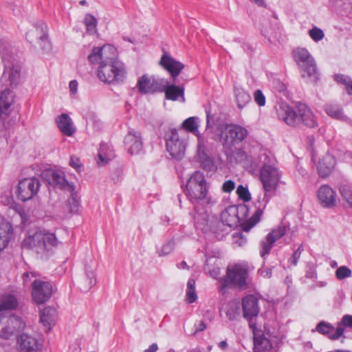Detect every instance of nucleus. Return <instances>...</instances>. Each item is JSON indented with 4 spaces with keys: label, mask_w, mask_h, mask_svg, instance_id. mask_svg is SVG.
<instances>
[{
    "label": "nucleus",
    "mask_w": 352,
    "mask_h": 352,
    "mask_svg": "<svg viewBox=\"0 0 352 352\" xmlns=\"http://www.w3.org/2000/svg\"><path fill=\"white\" fill-rule=\"evenodd\" d=\"M40 188V182L36 177L25 178L17 186V196L22 201L31 199L36 195Z\"/></svg>",
    "instance_id": "nucleus-12"
},
{
    "label": "nucleus",
    "mask_w": 352,
    "mask_h": 352,
    "mask_svg": "<svg viewBox=\"0 0 352 352\" xmlns=\"http://www.w3.org/2000/svg\"><path fill=\"white\" fill-rule=\"evenodd\" d=\"M243 316L249 322L252 329L255 328L252 320L257 317L260 308L258 299L254 295H248L242 299Z\"/></svg>",
    "instance_id": "nucleus-13"
},
{
    "label": "nucleus",
    "mask_w": 352,
    "mask_h": 352,
    "mask_svg": "<svg viewBox=\"0 0 352 352\" xmlns=\"http://www.w3.org/2000/svg\"><path fill=\"white\" fill-rule=\"evenodd\" d=\"M175 247V242L173 240L168 241L162 248L159 255L164 256L170 254Z\"/></svg>",
    "instance_id": "nucleus-50"
},
{
    "label": "nucleus",
    "mask_w": 352,
    "mask_h": 352,
    "mask_svg": "<svg viewBox=\"0 0 352 352\" xmlns=\"http://www.w3.org/2000/svg\"><path fill=\"white\" fill-rule=\"evenodd\" d=\"M34 277V274L33 272H25L23 275V283L26 285L30 280V277Z\"/></svg>",
    "instance_id": "nucleus-60"
},
{
    "label": "nucleus",
    "mask_w": 352,
    "mask_h": 352,
    "mask_svg": "<svg viewBox=\"0 0 352 352\" xmlns=\"http://www.w3.org/2000/svg\"><path fill=\"white\" fill-rule=\"evenodd\" d=\"M269 199H266V195L263 197V204L260 205L254 214L245 223L243 226V230L248 232L249 230L254 227L259 221L261 215L263 214V210L265 208Z\"/></svg>",
    "instance_id": "nucleus-32"
},
{
    "label": "nucleus",
    "mask_w": 352,
    "mask_h": 352,
    "mask_svg": "<svg viewBox=\"0 0 352 352\" xmlns=\"http://www.w3.org/2000/svg\"><path fill=\"white\" fill-rule=\"evenodd\" d=\"M298 117L300 121L308 127L314 128L317 126V121L311 110L303 103L298 104Z\"/></svg>",
    "instance_id": "nucleus-25"
},
{
    "label": "nucleus",
    "mask_w": 352,
    "mask_h": 352,
    "mask_svg": "<svg viewBox=\"0 0 352 352\" xmlns=\"http://www.w3.org/2000/svg\"><path fill=\"white\" fill-rule=\"evenodd\" d=\"M277 114L280 120L287 125L296 126L300 123V118L293 107L286 103H281L277 108Z\"/></svg>",
    "instance_id": "nucleus-18"
},
{
    "label": "nucleus",
    "mask_w": 352,
    "mask_h": 352,
    "mask_svg": "<svg viewBox=\"0 0 352 352\" xmlns=\"http://www.w3.org/2000/svg\"><path fill=\"white\" fill-rule=\"evenodd\" d=\"M335 275L338 280H342L351 277L352 272L347 266L343 265L336 270Z\"/></svg>",
    "instance_id": "nucleus-44"
},
{
    "label": "nucleus",
    "mask_w": 352,
    "mask_h": 352,
    "mask_svg": "<svg viewBox=\"0 0 352 352\" xmlns=\"http://www.w3.org/2000/svg\"><path fill=\"white\" fill-rule=\"evenodd\" d=\"M124 144L129 152L133 155L138 153L142 148L141 134L139 131L130 129L124 138Z\"/></svg>",
    "instance_id": "nucleus-21"
},
{
    "label": "nucleus",
    "mask_w": 352,
    "mask_h": 352,
    "mask_svg": "<svg viewBox=\"0 0 352 352\" xmlns=\"http://www.w3.org/2000/svg\"><path fill=\"white\" fill-rule=\"evenodd\" d=\"M78 85V83L76 80H73L70 81L69 87V91L72 94L75 95L77 93Z\"/></svg>",
    "instance_id": "nucleus-58"
},
{
    "label": "nucleus",
    "mask_w": 352,
    "mask_h": 352,
    "mask_svg": "<svg viewBox=\"0 0 352 352\" xmlns=\"http://www.w3.org/2000/svg\"><path fill=\"white\" fill-rule=\"evenodd\" d=\"M236 194L241 199L245 202L251 200V195L248 190V187H245L243 185H239L236 188Z\"/></svg>",
    "instance_id": "nucleus-46"
},
{
    "label": "nucleus",
    "mask_w": 352,
    "mask_h": 352,
    "mask_svg": "<svg viewBox=\"0 0 352 352\" xmlns=\"http://www.w3.org/2000/svg\"><path fill=\"white\" fill-rule=\"evenodd\" d=\"M233 243L237 246L241 247L245 245L247 242V238L241 232H234L232 235Z\"/></svg>",
    "instance_id": "nucleus-49"
},
{
    "label": "nucleus",
    "mask_w": 352,
    "mask_h": 352,
    "mask_svg": "<svg viewBox=\"0 0 352 352\" xmlns=\"http://www.w3.org/2000/svg\"><path fill=\"white\" fill-rule=\"evenodd\" d=\"M294 59L298 65L302 78L308 82H316L319 79L316 61L304 47H298L293 52Z\"/></svg>",
    "instance_id": "nucleus-5"
},
{
    "label": "nucleus",
    "mask_w": 352,
    "mask_h": 352,
    "mask_svg": "<svg viewBox=\"0 0 352 352\" xmlns=\"http://www.w3.org/2000/svg\"><path fill=\"white\" fill-rule=\"evenodd\" d=\"M14 102L12 92L6 89L0 93V120L6 119L11 112V106Z\"/></svg>",
    "instance_id": "nucleus-22"
},
{
    "label": "nucleus",
    "mask_w": 352,
    "mask_h": 352,
    "mask_svg": "<svg viewBox=\"0 0 352 352\" xmlns=\"http://www.w3.org/2000/svg\"><path fill=\"white\" fill-rule=\"evenodd\" d=\"M197 120L198 118L196 117L188 118L183 122L182 126L188 131L194 133L198 138V135H200V134L198 131L199 124Z\"/></svg>",
    "instance_id": "nucleus-39"
},
{
    "label": "nucleus",
    "mask_w": 352,
    "mask_h": 352,
    "mask_svg": "<svg viewBox=\"0 0 352 352\" xmlns=\"http://www.w3.org/2000/svg\"><path fill=\"white\" fill-rule=\"evenodd\" d=\"M300 257V254H299V252H294V254L292 255V263L294 265H296Z\"/></svg>",
    "instance_id": "nucleus-61"
},
{
    "label": "nucleus",
    "mask_w": 352,
    "mask_h": 352,
    "mask_svg": "<svg viewBox=\"0 0 352 352\" xmlns=\"http://www.w3.org/2000/svg\"><path fill=\"white\" fill-rule=\"evenodd\" d=\"M96 283V277L95 274V268L91 266H85V278H83L80 283V289L82 291L89 290Z\"/></svg>",
    "instance_id": "nucleus-30"
},
{
    "label": "nucleus",
    "mask_w": 352,
    "mask_h": 352,
    "mask_svg": "<svg viewBox=\"0 0 352 352\" xmlns=\"http://www.w3.org/2000/svg\"><path fill=\"white\" fill-rule=\"evenodd\" d=\"M21 68L19 65H5L3 76L8 78L9 84L11 87H16L21 80Z\"/></svg>",
    "instance_id": "nucleus-26"
},
{
    "label": "nucleus",
    "mask_w": 352,
    "mask_h": 352,
    "mask_svg": "<svg viewBox=\"0 0 352 352\" xmlns=\"http://www.w3.org/2000/svg\"><path fill=\"white\" fill-rule=\"evenodd\" d=\"M69 165L77 170H80L81 167L80 159L75 156H72L69 160Z\"/></svg>",
    "instance_id": "nucleus-55"
},
{
    "label": "nucleus",
    "mask_w": 352,
    "mask_h": 352,
    "mask_svg": "<svg viewBox=\"0 0 352 352\" xmlns=\"http://www.w3.org/2000/svg\"><path fill=\"white\" fill-rule=\"evenodd\" d=\"M166 87V80L163 78H149L142 76L138 81V87L141 93L147 94L162 91Z\"/></svg>",
    "instance_id": "nucleus-15"
},
{
    "label": "nucleus",
    "mask_w": 352,
    "mask_h": 352,
    "mask_svg": "<svg viewBox=\"0 0 352 352\" xmlns=\"http://www.w3.org/2000/svg\"><path fill=\"white\" fill-rule=\"evenodd\" d=\"M240 314V308L237 305H231L226 311V315L230 320H234L237 318Z\"/></svg>",
    "instance_id": "nucleus-48"
},
{
    "label": "nucleus",
    "mask_w": 352,
    "mask_h": 352,
    "mask_svg": "<svg viewBox=\"0 0 352 352\" xmlns=\"http://www.w3.org/2000/svg\"><path fill=\"white\" fill-rule=\"evenodd\" d=\"M57 245V239L54 233L45 230H31L23 239L21 247L31 250L37 254H44L52 247Z\"/></svg>",
    "instance_id": "nucleus-3"
},
{
    "label": "nucleus",
    "mask_w": 352,
    "mask_h": 352,
    "mask_svg": "<svg viewBox=\"0 0 352 352\" xmlns=\"http://www.w3.org/2000/svg\"><path fill=\"white\" fill-rule=\"evenodd\" d=\"M286 232V228L284 226H280L272 230L267 234L265 239L261 242L260 255L264 258L268 254L274 245V243L279 239L283 237Z\"/></svg>",
    "instance_id": "nucleus-17"
},
{
    "label": "nucleus",
    "mask_w": 352,
    "mask_h": 352,
    "mask_svg": "<svg viewBox=\"0 0 352 352\" xmlns=\"http://www.w3.org/2000/svg\"><path fill=\"white\" fill-rule=\"evenodd\" d=\"M71 193L70 197L67 199L66 206L70 213H76L80 207V197L77 192L74 190H67Z\"/></svg>",
    "instance_id": "nucleus-37"
},
{
    "label": "nucleus",
    "mask_w": 352,
    "mask_h": 352,
    "mask_svg": "<svg viewBox=\"0 0 352 352\" xmlns=\"http://www.w3.org/2000/svg\"><path fill=\"white\" fill-rule=\"evenodd\" d=\"M219 346L221 349H226L228 346V344H227L226 341H221L219 343Z\"/></svg>",
    "instance_id": "nucleus-64"
},
{
    "label": "nucleus",
    "mask_w": 352,
    "mask_h": 352,
    "mask_svg": "<svg viewBox=\"0 0 352 352\" xmlns=\"http://www.w3.org/2000/svg\"><path fill=\"white\" fill-rule=\"evenodd\" d=\"M195 327L196 328L195 332L197 333L198 331H202L206 328V325L205 324L204 322L201 320L198 323H196L195 324Z\"/></svg>",
    "instance_id": "nucleus-59"
},
{
    "label": "nucleus",
    "mask_w": 352,
    "mask_h": 352,
    "mask_svg": "<svg viewBox=\"0 0 352 352\" xmlns=\"http://www.w3.org/2000/svg\"><path fill=\"white\" fill-rule=\"evenodd\" d=\"M53 293V287L50 282L34 279L32 283V296L37 304L47 301Z\"/></svg>",
    "instance_id": "nucleus-11"
},
{
    "label": "nucleus",
    "mask_w": 352,
    "mask_h": 352,
    "mask_svg": "<svg viewBox=\"0 0 352 352\" xmlns=\"http://www.w3.org/2000/svg\"><path fill=\"white\" fill-rule=\"evenodd\" d=\"M84 23L89 34H94L97 33V19L93 15L86 14L84 18Z\"/></svg>",
    "instance_id": "nucleus-40"
},
{
    "label": "nucleus",
    "mask_w": 352,
    "mask_h": 352,
    "mask_svg": "<svg viewBox=\"0 0 352 352\" xmlns=\"http://www.w3.org/2000/svg\"><path fill=\"white\" fill-rule=\"evenodd\" d=\"M165 92L166 98L170 100L175 101L179 98L184 101V89L177 85H168L166 81V87L162 90Z\"/></svg>",
    "instance_id": "nucleus-33"
},
{
    "label": "nucleus",
    "mask_w": 352,
    "mask_h": 352,
    "mask_svg": "<svg viewBox=\"0 0 352 352\" xmlns=\"http://www.w3.org/2000/svg\"><path fill=\"white\" fill-rule=\"evenodd\" d=\"M219 141L223 148L231 154L248 136V131L239 124H227L219 127Z\"/></svg>",
    "instance_id": "nucleus-4"
},
{
    "label": "nucleus",
    "mask_w": 352,
    "mask_h": 352,
    "mask_svg": "<svg viewBox=\"0 0 352 352\" xmlns=\"http://www.w3.org/2000/svg\"><path fill=\"white\" fill-rule=\"evenodd\" d=\"M116 48L109 44L94 47L88 56L92 64H99L98 77L103 82L114 83L122 82L126 77L124 64L116 58Z\"/></svg>",
    "instance_id": "nucleus-1"
},
{
    "label": "nucleus",
    "mask_w": 352,
    "mask_h": 352,
    "mask_svg": "<svg viewBox=\"0 0 352 352\" xmlns=\"http://www.w3.org/2000/svg\"><path fill=\"white\" fill-rule=\"evenodd\" d=\"M60 131L67 136H72L76 132V128L71 118L66 113H62L56 120Z\"/></svg>",
    "instance_id": "nucleus-27"
},
{
    "label": "nucleus",
    "mask_w": 352,
    "mask_h": 352,
    "mask_svg": "<svg viewBox=\"0 0 352 352\" xmlns=\"http://www.w3.org/2000/svg\"><path fill=\"white\" fill-rule=\"evenodd\" d=\"M248 268L242 265L236 264L228 266L226 277L223 281L225 287H234L243 289L247 287Z\"/></svg>",
    "instance_id": "nucleus-7"
},
{
    "label": "nucleus",
    "mask_w": 352,
    "mask_h": 352,
    "mask_svg": "<svg viewBox=\"0 0 352 352\" xmlns=\"http://www.w3.org/2000/svg\"><path fill=\"white\" fill-rule=\"evenodd\" d=\"M262 167L260 170V178L264 190L267 192H274L277 188L280 179L275 160L266 153L260 155Z\"/></svg>",
    "instance_id": "nucleus-6"
},
{
    "label": "nucleus",
    "mask_w": 352,
    "mask_h": 352,
    "mask_svg": "<svg viewBox=\"0 0 352 352\" xmlns=\"http://www.w3.org/2000/svg\"><path fill=\"white\" fill-rule=\"evenodd\" d=\"M254 99L260 107H263L265 104V97L260 89H257L254 91Z\"/></svg>",
    "instance_id": "nucleus-51"
},
{
    "label": "nucleus",
    "mask_w": 352,
    "mask_h": 352,
    "mask_svg": "<svg viewBox=\"0 0 352 352\" xmlns=\"http://www.w3.org/2000/svg\"><path fill=\"white\" fill-rule=\"evenodd\" d=\"M338 326L344 327H352V316L345 315L342 317L341 322L338 324Z\"/></svg>",
    "instance_id": "nucleus-53"
},
{
    "label": "nucleus",
    "mask_w": 352,
    "mask_h": 352,
    "mask_svg": "<svg viewBox=\"0 0 352 352\" xmlns=\"http://www.w3.org/2000/svg\"><path fill=\"white\" fill-rule=\"evenodd\" d=\"M333 329V326L331 324L324 321L320 322L316 327V330L324 335L329 334Z\"/></svg>",
    "instance_id": "nucleus-47"
},
{
    "label": "nucleus",
    "mask_w": 352,
    "mask_h": 352,
    "mask_svg": "<svg viewBox=\"0 0 352 352\" xmlns=\"http://www.w3.org/2000/svg\"><path fill=\"white\" fill-rule=\"evenodd\" d=\"M336 165L334 157L330 154H326L320 160L317 168L318 174L322 177L329 176L333 171Z\"/></svg>",
    "instance_id": "nucleus-24"
},
{
    "label": "nucleus",
    "mask_w": 352,
    "mask_h": 352,
    "mask_svg": "<svg viewBox=\"0 0 352 352\" xmlns=\"http://www.w3.org/2000/svg\"><path fill=\"white\" fill-rule=\"evenodd\" d=\"M18 300L13 294H6L0 298V311L14 309L18 307Z\"/></svg>",
    "instance_id": "nucleus-36"
},
{
    "label": "nucleus",
    "mask_w": 352,
    "mask_h": 352,
    "mask_svg": "<svg viewBox=\"0 0 352 352\" xmlns=\"http://www.w3.org/2000/svg\"><path fill=\"white\" fill-rule=\"evenodd\" d=\"M258 273L263 278H270L272 276V269L263 267L258 270Z\"/></svg>",
    "instance_id": "nucleus-56"
},
{
    "label": "nucleus",
    "mask_w": 352,
    "mask_h": 352,
    "mask_svg": "<svg viewBox=\"0 0 352 352\" xmlns=\"http://www.w3.org/2000/svg\"><path fill=\"white\" fill-rule=\"evenodd\" d=\"M342 204L345 208H352V189L347 186L340 188Z\"/></svg>",
    "instance_id": "nucleus-38"
},
{
    "label": "nucleus",
    "mask_w": 352,
    "mask_h": 352,
    "mask_svg": "<svg viewBox=\"0 0 352 352\" xmlns=\"http://www.w3.org/2000/svg\"><path fill=\"white\" fill-rule=\"evenodd\" d=\"M261 32L264 36L267 37V38L270 41H272V40L276 37L274 35L273 32H268L267 31H266L265 30H262Z\"/></svg>",
    "instance_id": "nucleus-62"
},
{
    "label": "nucleus",
    "mask_w": 352,
    "mask_h": 352,
    "mask_svg": "<svg viewBox=\"0 0 352 352\" xmlns=\"http://www.w3.org/2000/svg\"><path fill=\"white\" fill-rule=\"evenodd\" d=\"M160 64L164 69L168 72L173 79H175L184 68V65L182 63L177 60L166 53L162 56Z\"/></svg>",
    "instance_id": "nucleus-19"
},
{
    "label": "nucleus",
    "mask_w": 352,
    "mask_h": 352,
    "mask_svg": "<svg viewBox=\"0 0 352 352\" xmlns=\"http://www.w3.org/2000/svg\"><path fill=\"white\" fill-rule=\"evenodd\" d=\"M25 323L18 316L0 314V338L8 340L25 329Z\"/></svg>",
    "instance_id": "nucleus-8"
},
{
    "label": "nucleus",
    "mask_w": 352,
    "mask_h": 352,
    "mask_svg": "<svg viewBox=\"0 0 352 352\" xmlns=\"http://www.w3.org/2000/svg\"><path fill=\"white\" fill-rule=\"evenodd\" d=\"M26 38L30 43L41 41L47 43V26L41 23L32 27L26 34Z\"/></svg>",
    "instance_id": "nucleus-23"
},
{
    "label": "nucleus",
    "mask_w": 352,
    "mask_h": 352,
    "mask_svg": "<svg viewBox=\"0 0 352 352\" xmlns=\"http://www.w3.org/2000/svg\"><path fill=\"white\" fill-rule=\"evenodd\" d=\"M334 79L338 83L344 85L348 94L352 95V79L350 77L343 74H337Z\"/></svg>",
    "instance_id": "nucleus-42"
},
{
    "label": "nucleus",
    "mask_w": 352,
    "mask_h": 352,
    "mask_svg": "<svg viewBox=\"0 0 352 352\" xmlns=\"http://www.w3.org/2000/svg\"><path fill=\"white\" fill-rule=\"evenodd\" d=\"M309 35L315 42H318L324 37V32L316 26L309 30Z\"/></svg>",
    "instance_id": "nucleus-45"
},
{
    "label": "nucleus",
    "mask_w": 352,
    "mask_h": 352,
    "mask_svg": "<svg viewBox=\"0 0 352 352\" xmlns=\"http://www.w3.org/2000/svg\"><path fill=\"white\" fill-rule=\"evenodd\" d=\"M165 139L166 150L169 154L173 158L181 160L185 154V138L180 136L176 129H170L166 132Z\"/></svg>",
    "instance_id": "nucleus-9"
},
{
    "label": "nucleus",
    "mask_w": 352,
    "mask_h": 352,
    "mask_svg": "<svg viewBox=\"0 0 352 352\" xmlns=\"http://www.w3.org/2000/svg\"><path fill=\"white\" fill-rule=\"evenodd\" d=\"M254 331V352H274L276 346H274L270 338L269 333L266 334L261 331Z\"/></svg>",
    "instance_id": "nucleus-16"
},
{
    "label": "nucleus",
    "mask_w": 352,
    "mask_h": 352,
    "mask_svg": "<svg viewBox=\"0 0 352 352\" xmlns=\"http://www.w3.org/2000/svg\"><path fill=\"white\" fill-rule=\"evenodd\" d=\"M325 111L327 115L332 118L342 121H346L348 120V118L343 113L342 108L338 104H326Z\"/></svg>",
    "instance_id": "nucleus-34"
},
{
    "label": "nucleus",
    "mask_w": 352,
    "mask_h": 352,
    "mask_svg": "<svg viewBox=\"0 0 352 352\" xmlns=\"http://www.w3.org/2000/svg\"><path fill=\"white\" fill-rule=\"evenodd\" d=\"M186 194L192 204L204 201L208 205L217 203L216 199L208 194V185L204 174L200 171L194 172L187 181Z\"/></svg>",
    "instance_id": "nucleus-2"
},
{
    "label": "nucleus",
    "mask_w": 352,
    "mask_h": 352,
    "mask_svg": "<svg viewBox=\"0 0 352 352\" xmlns=\"http://www.w3.org/2000/svg\"><path fill=\"white\" fill-rule=\"evenodd\" d=\"M114 157V153L110 145L104 143L100 144L98 154V164L100 166H104L107 164Z\"/></svg>",
    "instance_id": "nucleus-31"
},
{
    "label": "nucleus",
    "mask_w": 352,
    "mask_h": 352,
    "mask_svg": "<svg viewBox=\"0 0 352 352\" xmlns=\"http://www.w3.org/2000/svg\"><path fill=\"white\" fill-rule=\"evenodd\" d=\"M221 219L228 227L236 226L239 223L238 208L236 206L226 208L221 214Z\"/></svg>",
    "instance_id": "nucleus-28"
},
{
    "label": "nucleus",
    "mask_w": 352,
    "mask_h": 352,
    "mask_svg": "<svg viewBox=\"0 0 352 352\" xmlns=\"http://www.w3.org/2000/svg\"><path fill=\"white\" fill-rule=\"evenodd\" d=\"M56 309L51 307H45L41 311V322L43 324L47 330H50L55 324L56 316Z\"/></svg>",
    "instance_id": "nucleus-29"
},
{
    "label": "nucleus",
    "mask_w": 352,
    "mask_h": 352,
    "mask_svg": "<svg viewBox=\"0 0 352 352\" xmlns=\"http://www.w3.org/2000/svg\"><path fill=\"white\" fill-rule=\"evenodd\" d=\"M197 157L202 162H206L208 159V156L205 152L204 141L201 135H198Z\"/></svg>",
    "instance_id": "nucleus-43"
},
{
    "label": "nucleus",
    "mask_w": 352,
    "mask_h": 352,
    "mask_svg": "<svg viewBox=\"0 0 352 352\" xmlns=\"http://www.w3.org/2000/svg\"><path fill=\"white\" fill-rule=\"evenodd\" d=\"M197 298L195 290V281L192 278H190L187 283L186 289V301L188 303L194 302Z\"/></svg>",
    "instance_id": "nucleus-41"
},
{
    "label": "nucleus",
    "mask_w": 352,
    "mask_h": 352,
    "mask_svg": "<svg viewBox=\"0 0 352 352\" xmlns=\"http://www.w3.org/2000/svg\"><path fill=\"white\" fill-rule=\"evenodd\" d=\"M344 331V329L343 327L338 326L336 332L333 334L329 335V338L333 340H338L340 337H343V338H344L345 337L343 336Z\"/></svg>",
    "instance_id": "nucleus-54"
},
{
    "label": "nucleus",
    "mask_w": 352,
    "mask_h": 352,
    "mask_svg": "<svg viewBox=\"0 0 352 352\" xmlns=\"http://www.w3.org/2000/svg\"><path fill=\"white\" fill-rule=\"evenodd\" d=\"M43 178L53 187L63 190H74L75 186L67 181L64 172L48 169L42 173Z\"/></svg>",
    "instance_id": "nucleus-10"
},
{
    "label": "nucleus",
    "mask_w": 352,
    "mask_h": 352,
    "mask_svg": "<svg viewBox=\"0 0 352 352\" xmlns=\"http://www.w3.org/2000/svg\"><path fill=\"white\" fill-rule=\"evenodd\" d=\"M234 94L239 109H243L251 100L250 95L241 87H236L234 89Z\"/></svg>",
    "instance_id": "nucleus-35"
},
{
    "label": "nucleus",
    "mask_w": 352,
    "mask_h": 352,
    "mask_svg": "<svg viewBox=\"0 0 352 352\" xmlns=\"http://www.w3.org/2000/svg\"><path fill=\"white\" fill-rule=\"evenodd\" d=\"M158 349L157 344H152L148 349L144 350V352H156Z\"/></svg>",
    "instance_id": "nucleus-63"
},
{
    "label": "nucleus",
    "mask_w": 352,
    "mask_h": 352,
    "mask_svg": "<svg viewBox=\"0 0 352 352\" xmlns=\"http://www.w3.org/2000/svg\"><path fill=\"white\" fill-rule=\"evenodd\" d=\"M8 50H9L8 43L6 42H4V41L3 42L1 41L0 42V52L2 54V57L3 59L5 58V56L8 55Z\"/></svg>",
    "instance_id": "nucleus-57"
},
{
    "label": "nucleus",
    "mask_w": 352,
    "mask_h": 352,
    "mask_svg": "<svg viewBox=\"0 0 352 352\" xmlns=\"http://www.w3.org/2000/svg\"><path fill=\"white\" fill-rule=\"evenodd\" d=\"M319 204L324 208L332 209L338 204L337 192L328 184H323L317 190Z\"/></svg>",
    "instance_id": "nucleus-14"
},
{
    "label": "nucleus",
    "mask_w": 352,
    "mask_h": 352,
    "mask_svg": "<svg viewBox=\"0 0 352 352\" xmlns=\"http://www.w3.org/2000/svg\"><path fill=\"white\" fill-rule=\"evenodd\" d=\"M16 347L19 352H37L39 344L35 338L23 333L17 337Z\"/></svg>",
    "instance_id": "nucleus-20"
},
{
    "label": "nucleus",
    "mask_w": 352,
    "mask_h": 352,
    "mask_svg": "<svg viewBox=\"0 0 352 352\" xmlns=\"http://www.w3.org/2000/svg\"><path fill=\"white\" fill-rule=\"evenodd\" d=\"M235 188V183L234 181L232 180H227L226 182H223L222 186H221V190L223 192H230L231 191H232Z\"/></svg>",
    "instance_id": "nucleus-52"
}]
</instances>
